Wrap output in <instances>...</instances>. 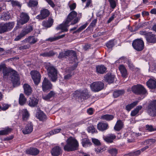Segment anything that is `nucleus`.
I'll return each mask as SVG.
<instances>
[{
	"label": "nucleus",
	"instance_id": "f257e3e1",
	"mask_svg": "<svg viewBox=\"0 0 156 156\" xmlns=\"http://www.w3.org/2000/svg\"><path fill=\"white\" fill-rule=\"evenodd\" d=\"M0 71L2 72L4 77L10 75L11 80L14 87L20 85V78L16 71L11 68H7L5 63H2L0 64Z\"/></svg>",
	"mask_w": 156,
	"mask_h": 156
},
{
	"label": "nucleus",
	"instance_id": "f03ea898",
	"mask_svg": "<svg viewBox=\"0 0 156 156\" xmlns=\"http://www.w3.org/2000/svg\"><path fill=\"white\" fill-rule=\"evenodd\" d=\"M77 13L75 11H72L68 15L66 19V21H64L62 23L58 25L56 27L57 30H61L62 32H67L68 31L67 27L69 26V23L73 19L74 20L72 22L71 24L74 25L78 23L80 19L78 17H76Z\"/></svg>",
	"mask_w": 156,
	"mask_h": 156
},
{
	"label": "nucleus",
	"instance_id": "7ed1b4c3",
	"mask_svg": "<svg viewBox=\"0 0 156 156\" xmlns=\"http://www.w3.org/2000/svg\"><path fill=\"white\" fill-rule=\"evenodd\" d=\"M79 146V143L76 139L71 136L66 141V144L63 146V149L66 152L74 151L78 149Z\"/></svg>",
	"mask_w": 156,
	"mask_h": 156
},
{
	"label": "nucleus",
	"instance_id": "20e7f679",
	"mask_svg": "<svg viewBox=\"0 0 156 156\" xmlns=\"http://www.w3.org/2000/svg\"><path fill=\"white\" fill-rule=\"evenodd\" d=\"M47 74L50 80L55 82L58 79V71L55 67L50 63H47L45 66Z\"/></svg>",
	"mask_w": 156,
	"mask_h": 156
},
{
	"label": "nucleus",
	"instance_id": "39448f33",
	"mask_svg": "<svg viewBox=\"0 0 156 156\" xmlns=\"http://www.w3.org/2000/svg\"><path fill=\"white\" fill-rule=\"evenodd\" d=\"M75 97L78 98L81 101L87 100L90 97V95L88 90L87 89L83 90H77L74 93Z\"/></svg>",
	"mask_w": 156,
	"mask_h": 156
},
{
	"label": "nucleus",
	"instance_id": "423d86ee",
	"mask_svg": "<svg viewBox=\"0 0 156 156\" xmlns=\"http://www.w3.org/2000/svg\"><path fill=\"white\" fill-rule=\"evenodd\" d=\"M147 112L152 117L156 116V100L151 101L148 104L146 108Z\"/></svg>",
	"mask_w": 156,
	"mask_h": 156
},
{
	"label": "nucleus",
	"instance_id": "0eeeda50",
	"mask_svg": "<svg viewBox=\"0 0 156 156\" xmlns=\"http://www.w3.org/2000/svg\"><path fill=\"white\" fill-rule=\"evenodd\" d=\"M15 25L14 22L0 23V34L9 32L13 28Z\"/></svg>",
	"mask_w": 156,
	"mask_h": 156
},
{
	"label": "nucleus",
	"instance_id": "6e6552de",
	"mask_svg": "<svg viewBox=\"0 0 156 156\" xmlns=\"http://www.w3.org/2000/svg\"><path fill=\"white\" fill-rule=\"evenodd\" d=\"M132 46L137 51H141L144 48V43L141 39H136L133 41Z\"/></svg>",
	"mask_w": 156,
	"mask_h": 156
},
{
	"label": "nucleus",
	"instance_id": "1a4fd4ad",
	"mask_svg": "<svg viewBox=\"0 0 156 156\" xmlns=\"http://www.w3.org/2000/svg\"><path fill=\"white\" fill-rule=\"evenodd\" d=\"M132 92L137 95H144L147 92L144 87L141 84H137L131 87Z\"/></svg>",
	"mask_w": 156,
	"mask_h": 156
},
{
	"label": "nucleus",
	"instance_id": "9d476101",
	"mask_svg": "<svg viewBox=\"0 0 156 156\" xmlns=\"http://www.w3.org/2000/svg\"><path fill=\"white\" fill-rule=\"evenodd\" d=\"M91 90L94 92H98L102 90L104 87V83L101 81L93 82L90 86Z\"/></svg>",
	"mask_w": 156,
	"mask_h": 156
},
{
	"label": "nucleus",
	"instance_id": "9b49d317",
	"mask_svg": "<svg viewBox=\"0 0 156 156\" xmlns=\"http://www.w3.org/2000/svg\"><path fill=\"white\" fill-rule=\"evenodd\" d=\"M41 87L43 91L47 92L52 89L53 85L47 78L44 77L42 83Z\"/></svg>",
	"mask_w": 156,
	"mask_h": 156
},
{
	"label": "nucleus",
	"instance_id": "f8f14e48",
	"mask_svg": "<svg viewBox=\"0 0 156 156\" xmlns=\"http://www.w3.org/2000/svg\"><path fill=\"white\" fill-rule=\"evenodd\" d=\"M30 73L35 84L37 85L41 81V74L37 71L35 70L31 71Z\"/></svg>",
	"mask_w": 156,
	"mask_h": 156
},
{
	"label": "nucleus",
	"instance_id": "ddd939ff",
	"mask_svg": "<svg viewBox=\"0 0 156 156\" xmlns=\"http://www.w3.org/2000/svg\"><path fill=\"white\" fill-rule=\"evenodd\" d=\"M50 14L49 10L46 9H43L40 11V14L36 17V18L39 20H42L48 17Z\"/></svg>",
	"mask_w": 156,
	"mask_h": 156
},
{
	"label": "nucleus",
	"instance_id": "4468645a",
	"mask_svg": "<svg viewBox=\"0 0 156 156\" xmlns=\"http://www.w3.org/2000/svg\"><path fill=\"white\" fill-rule=\"evenodd\" d=\"M20 18L18 23L21 25H23L27 23L30 18L28 13L24 12H22L21 13Z\"/></svg>",
	"mask_w": 156,
	"mask_h": 156
},
{
	"label": "nucleus",
	"instance_id": "2eb2a0df",
	"mask_svg": "<svg viewBox=\"0 0 156 156\" xmlns=\"http://www.w3.org/2000/svg\"><path fill=\"white\" fill-rule=\"evenodd\" d=\"M50 152L52 156H59L62 154V151L60 147L56 146L52 148Z\"/></svg>",
	"mask_w": 156,
	"mask_h": 156
},
{
	"label": "nucleus",
	"instance_id": "dca6fc26",
	"mask_svg": "<svg viewBox=\"0 0 156 156\" xmlns=\"http://www.w3.org/2000/svg\"><path fill=\"white\" fill-rule=\"evenodd\" d=\"M33 129V125L30 122H28L26 125L25 128L23 130L24 134H27L32 132Z\"/></svg>",
	"mask_w": 156,
	"mask_h": 156
},
{
	"label": "nucleus",
	"instance_id": "f3484780",
	"mask_svg": "<svg viewBox=\"0 0 156 156\" xmlns=\"http://www.w3.org/2000/svg\"><path fill=\"white\" fill-rule=\"evenodd\" d=\"M146 39L148 43L155 44L156 43V35L152 32H149Z\"/></svg>",
	"mask_w": 156,
	"mask_h": 156
},
{
	"label": "nucleus",
	"instance_id": "a211bd4d",
	"mask_svg": "<svg viewBox=\"0 0 156 156\" xmlns=\"http://www.w3.org/2000/svg\"><path fill=\"white\" fill-rule=\"evenodd\" d=\"M107 68L103 64L97 65L96 66L95 72L98 74H104L107 72Z\"/></svg>",
	"mask_w": 156,
	"mask_h": 156
},
{
	"label": "nucleus",
	"instance_id": "6ab92c4d",
	"mask_svg": "<svg viewBox=\"0 0 156 156\" xmlns=\"http://www.w3.org/2000/svg\"><path fill=\"white\" fill-rule=\"evenodd\" d=\"M109 128L107 123L101 122H99L97 125V129L98 130L101 131L106 130Z\"/></svg>",
	"mask_w": 156,
	"mask_h": 156
},
{
	"label": "nucleus",
	"instance_id": "aec40b11",
	"mask_svg": "<svg viewBox=\"0 0 156 156\" xmlns=\"http://www.w3.org/2000/svg\"><path fill=\"white\" fill-rule=\"evenodd\" d=\"M37 112L36 116L40 121L43 122L46 120L47 116L42 111L40 110Z\"/></svg>",
	"mask_w": 156,
	"mask_h": 156
},
{
	"label": "nucleus",
	"instance_id": "412c9836",
	"mask_svg": "<svg viewBox=\"0 0 156 156\" xmlns=\"http://www.w3.org/2000/svg\"><path fill=\"white\" fill-rule=\"evenodd\" d=\"M115 76L114 75H112L111 73H108L104 76L105 81L109 83H111L114 82Z\"/></svg>",
	"mask_w": 156,
	"mask_h": 156
},
{
	"label": "nucleus",
	"instance_id": "4be33fe9",
	"mask_svg": "<svg viewBox=\"0 0 156 156\" xmlns=\"http://www.w3.org/2000/svg\"><path fill=\"white\" fill-rule=\"evenodd\" d=\"M116 136L114 134L111 133L107 136H104L103 139L104 141L108 143H112L113 142V140L115 139Z\"/></svg>",
	"mask_w": 156,
	"mask_h": 156
},
{
	"label": "nucleus",
	"instance_id": "5701e85b",
	"mask_svg": "<svg viewBox=\"0 0 156 156\" xmlns=\"http://www.w3.org/2000/svg\"><path fill=\"white\" fill-rule=\"evenodd\" d=\"M55 93L53 90L50 91L47 94L42 96V99L45 101H49L51 99L55 97Z\"/></svg>",
	"mask_w": 156,
	"mask_h": 156
},
{
	"label": "nucleus",
	"instance_id": "b1692460",
	"mask_svg": "<svg viewBox=\"0 0 156 156\" xmlns=\"http://www.w3.org/2000/svg\"><path fill=\"white\" fill-rule=\"evenodd\" d=\"M24 93L27 96L31 95L32 93V89L30 86L27 83H24L23 86Z\"/></svg>",
	"mask_w": 156,
	"mask_h": 156
},
{
	"label": "nucleus",
	"instance_id": "393cba45",
	"mask_svg": "<svg viewBox=\"0 0 156 156\" xmlns=\"http://www.w3.org/2000/svg\"><path fill=\"white\" fill-rule=\"evenodd\" d=\"M147 87L150 89H154L156 88V81L150 79L146 82Z\"/></svg>",
	"mask_w": 156,
	"mask_h": 156
},
{
	"label": "nucleus",
	"instance_id": "a878e982",
	"mask_svg": "<svg viewBox=\"0 0 156 156\" xmlns=\"http://www.w3.org/2000/svg\"><path fill=\"white\" fill-rule=\"evenodd\" d=\"M39 99L34 97H32L30 98L29 101L28 105L32 107L36 106L38 104Z\"/></svg>",
	"mask_w": 156,
	"mask_h": 156
},
{
	"label": "nucleus",
	"instance_id": "bb28decb",
	"mask_svg": "<svg viewBox=\"0 0 156 156\" xmlns=\"http://www.w3.org/2000/svg\"><path fill=\"white\" fill-rule=\"evenodd\" d=\"M40 152L39 150L36 148L32 147L27 150L26 153L27 154L35 156Z\"/></svg>",
	"mask_w": 156,
	"mask_h": 156
},
{
	"label": "nucleus",
	"instance_id": "cd10ccee",
	"mask_svg": "<svg viewBox=\"0 0 156 156\" xmlns=\"http://www.w3.org/2000/svg\"><path fill=\"white\" fill-rule=\"evenodd\" d=\"M124 126L123 123L120 119L117 120L114 127V129L116 131H119Z\"/></svg>",
	"mask_w": 156,
	"mask_h": 156
},
{
	"label": "nucleus",
	"instance_id": "c85d7f7f",
	"mask_svg": "<svg viewBox=\"0 0 156 156\" xmlns=\"http://www.w3.org/2000/svg\"><path fill=\"white\" fill-rule=\"evenodd\" d=\"M119 69L121 74L122 76L123 77H126L128 75L127 71L124 65H120L119 67Z\"/></svg>",
	"mask_w": 156,
	"mask_h": 156
},
{
	"label": "nucleus",
	"instance_id": "c756f323",
	"mask_svg": "<svg viewBox=\"0 0 156 156\" xmlns=\"http://www.w3.org/2000/svg\"><path fill=\"white\" fill-rule=\"evenodd\" d=\"M125 93V90L124 89L117 90L113 92V96L114 98H116L123 95Z\"/></svg>",
	"mask_w": 156,
	"mask_h": 156
},
{
	"label": "nucleus",
	"instance_id": "7c9ffc66",
	"mask_svg": "<svg viewBox=\"0 0 156 156\" xmlns=\"http://www.w3.org/2000/svg\"><path fill=\"white\" fill-rule=\"evenodd\" d=\"M70 51L71 50H68L65 51L64 52L62 51L60 52L59 54L58 58L59 59H62L64 58H67V57L69 58Z\"/></svg>",
	"mask_w": 156,
	"mask_h": 156
},
{
	"label": "nucleus",
	"instance_id": "2f4dec72",
	"mask_svg": "<svg viewBox=\"0 0 156 156\" xmlns=\"http://www.w3.org/2000/svg\"><path fill=\"white\" fill-rule=\"evenodd\" d=\"M138 102L139 101H136L133 102L130 104H128L126 106L125 109L129 112L135 107L137 105Z\"/></svg>",
	"mask_w": 156,
	"mask_h": 156
},
{
	"label": "nucleus",
	"instance_id": "473e14b6",
	"mask_svg": "<svg viewBox=\"0 0 156 156\" xmlns=\"http://www.w3.org/2000/svg\"><path fill=\"white\" fill-rule=\"evenodd\" d=\"M22 119L23 121L27 120L29 117L30 114L27 109H23L22 110Z\"/></svg>",
	"mask_w": 156,
	"mask_h": 156
},
{
	"label": "nucleus",
	"instance_id": "72a5a7b5",
	"mask_svg": "<svg viewBox=\"0 0 156 156\" xmlns=\"http://www.w3.org/2000/svg\"><path fill=\"white\" fill-rule=\"evenodd\" d=\"M38 3V0H29L27 3V5L29 7L32 9L33 8L37 6Z\"/></svg>",
	"mask_w": 156,
	"mask_h": 156
},
{
	"label": "nucleus",
	"instance_id": "f704fd0d",
	"mask_svg": "<svg viewBox=\"0 0 156 156\" xmlns=\"http://www.w3.org/2000/svg\"><path fill=\"white\" fill-rule=\"evenodd\" d=\"M69 58H70V60H71L75 62H76L78 59L77 56L76 51L73 50H71L70 57Z\"/></svg>",
	"mask_w": 156,
	"mask_h": 156
},
{
	"label": "nucleus",
	"instance_id": "c9c22d12",
	"mask_svg": "<svg viewBox=\"0 0 156 156\" xmlns=\"http://www.w3.org/2000/svg\"><path fill=\"white\" fill-rule=\"evenodd\" d=\"M81 144L83 146L85 147L90 146L92 144L89 139L88 138H84L81 140Z\"/></svg>",
	"mask_w": 156,
	"mask_h": 156
},
{
	"label": "nucleus",
	"instance_id": "e433bc0d",
	"mask_svg": "<svg viewBox=\"0 0 156 156\" xmlns=\"http://www.w3.org/2000/svg\"><path fill=\"white\" fill-rule=\"evenodd\" d=\"M55 53L53 50H51L48 52L41 53L40 54V56L43 57H51L55 55Z\"/></svg>",
	"mask_w": 156,
	"mask_h": 156
},
{
	"label": "nucleus",
	"instance_id": "4c0bfd02",
	"mask_svg": "<svg viewBox=\"0 0 156 156\" xmlns=\"http://www.w3.org/2000/svg\"><path fill=\"white\" fill-rule=\"evenodd\" d=\"M27 99L25 97L24 95L21 93L20 94L19 99V103L20 105L22 106L24 105L26 103Z\"/></svg>",
	"mask_w": 156,
	"mask_h": 156
},
{
	"label": "nucleus",
	"instance_id": "58836bf2",
	"mask_svg": "<svg viewBox=\"0 0 156 156\" xmlns=\"http://www.w3.org/2000/svg\"><path fill=\"white\" fill-rule=\"evenodd\" d=\"M38 40V39L34 36H30L26 39V41L30 44L35 43Z\"/></svg>",
	"mask_w": 156,
	"mask_h": 156
},
{
	"label": "nucleus",
	"instance_id": "ea45409f",
	"mask_svg": "<svg viewBox=\"0 0 156 156\" xmlns=\"http://www.w3.org/2000/svg\"><path fill=\"white\" fill-rule=\"evenodd\" d=\"M142 108V106L141 105L138 106L131 112L130 115L132 117L135 116L139 112V111Z\"/></svg>",
	"mask_w": 156,
	"mask_h": 156
},
{
	"label": "nucleus",
	"instance_id": "a19ab883",
	"mask_svg": "<svg viewBox=\"0 0 156 156\" xmlns=\"http://www.w3.org/2000/svg\"><path fill=\"white\" fill-rule=\"evenodd\" d=\"M114 118V115L111 114H105L102 115L101 117V119L107 121L112 120Z\"/></svg>",
	"mask_w": 156,
	"mask_h": 156
},
{
	"label": "nucleus",
	"instance_id": "79ce46f5",
	"mask_svg": "<svg viewBox=\"0 0 156 156\" xmlns=\"http://www.w3.org/2000/svg\"><path fill=\"white\" fill-rule=\"evenodd\" d=\"M53 19L51 18H49L47 21H44L43 23L44 26L49 28L53 24Z\"/></svg>",
	"mask_w": 156,
	"mask_h": 156
},
{
	"label": "nucleus",
	"instance_id": "37998d69",
	"mask_svg": "<svg viewBox=\"0 0 156 156\" xmlns=\"http://www.w3.org/2000/svg\"><path fill=\"white\" fill-rule=\"evenodd\" d=\"M106 45L108 50L110 51H111L112 49V48L115 46L114 40H111L109 41L106 43Z\"/></svg>",
	"mask_w": 156,
	"mask_h": 156
},
{
	"label": "nucleus",
	"instance_id": "c03bdc74",
	"mask_svg": "<svg viewBox=\"0 0 156 156\" xmlns=\"http://www.w3.org/2000/svg\"><path fill=\"white\" fill-rule=\"evenodd\" d=\"M107 151L112 156H116L118 153V150L115 148H110Z\"/></svg>",
	"mask_w": 156,
	"mask_h": 156
},
{
	"label": "nucleus",
	"instance_id": "a18cd8bd",
	"mask_svg": "<svg viewBox=\"0 0 156 156\" xmlns=\"http://www.w3.org/2000/svg\"><path fill=\"white\" fill-rule=\"evenodd\" d=\"M11 17V16L9 12H3L1 16V19L4 20H8Z\"/></svg>",
	"mask_w": 156,
	"mask_h": 156
},
{
	"label": "nucleus",
	"instance_id": "49530a36",
	"mask_svg": "<svg viewBox=\"0 0 156 156\" xmlns=\"http://www.w3.org/2000/svg\"><path fill=\"white\" fill-rule=\"evenodd\" d=\"M112 9H114L116 6L118 0H108Z\"/></svg>",
	"mask_w": 156,
	"mask_h": 156
},
{
	"label": "nucleus",
	"instance_id": "de8ad7c7",
	"mask_svg": "<svg viewBox=\"0 0 156 156\" xmlns=\"http://www.w3.org/2000/svg\"><path fill=\"white\" fill-rule=\"evenodd\" d=\"M12 130L11 128L8 127L5 129L0 130V135H6L10 133Z\"/></svg>",
	"mask_w": 156,
	"mask_h": 156
},
{
	"label": "nucleus",
	"instance_id": "09e8293b",
	"mask_svg": "<svg viewBox=\"0 0 156 156\" xmlns=\"http://www.w3.org/2000/svg\"><path fill=\"white\" fill-rule=\"evenodd\" d=\"M140 154V150L133 151L129 153L128 155L129 156H138Z\"/></svg>",
	"mask_w": 156,
	"mask_h": 156
},
{
	"label": "nucleus",
	"instance_id": "8fccbe9b",
	"mask_svg": "<svg viewBox=\"0 0 156 156\" xmlns=\"http://www.w3.org/2000/svg\"><path fill=\"white\" fill-rule=\"evenodd\" d=\"M33 30V27L31 26H29L25 30L23 31V33L26 35L28 33L32 31Z\"/></svg>",
	"mask_w": 156,
	"mask_h": 156
},
{
	"label": "nucleus",
	"instance_id": "3c124183",
	"mask_svg": "<svg viewBox=\"0 0 156 156\" xmlns=\"http://www.w3.org/2000/svg\"><path fill=\"white\" fill-rule=\"evenodd\" d=\"M145 129L146 130L151 132L156 130V129L153 128V126L152 125H149L148 124L146 125L145 126Z\"/></svg>",
	"mask_w": 156,
	"mask_h": 156
},
{
	"label": "nucleus",
	"instance_id": "603ef678",
	"mask_svg": "<svg viewBox=\"0 0 156 156\" xmlns=\"http://www.w3.org/2000/svg\"><path fill=\"white\" fill-rule=\"evenodd\" d=\"M127 63L128 65V67L130 69H134V66L130 59H128L127 60Z\"/></svg>",
	"mask_w": 156,
	"mask_h": 156
},
{
	"label": "nucleus",
	"instance_id": "864d4df0",
	"mask_svg": "<svg viewBox=\"0 0 156 156\" xmlns=\"http://www.w3.org/2000/svg\"><path fill=\"white\" fill-rule=\"evenodd\" d=\"M87 23H86L83 25L81 26L80 27L78 28L76 31V32H80L82 30L85 29L87 26Z\"/></svg>",
	"mask_w": 156,
	"mask_h": 156
},
{
	"label": "nucleus",
	"instance_id": "5fc2aeb1",
	"mask_svg": "<svg viewBox=\"0 0 156 156\" xmlns=\"http://www.w3.org/2000/svg\"><path fill=\"white\" fill-rule=\"evenodd\" d=\"M25 35V34L22 32L16 37L14 39V40L16 41H18L21 39L22 37L24 36Z\"/></svg>",
	"mask_w": 156,
	"mask_h": 156
},
{
	"label": "nucleus",
	"instance_id": "6e6d98bb",
	"mask_svg": "<svg viewBox=\"0 0 156 156\" xmlns=\"http://www.w3.org/2000/svg\"><path fill=\"white\" fill-rule=\"evenodd\" d=\"M92 142L96 146H99L101 144L99 140L97 139L92 138Z\"/></svg>",
	"mask_w": 156,
	"mask_h": 156
},
{
	"label": "nucleus",
	"instance_id": "4d7b16f0",
	"mask_svg": "<svg viewBox=\"0 0 156 156\" xmlns=\"http://www.w3.org/2000/svg\"><path fill=\"white\" fill-rule=\"evenodd\" d=\"M3 107L1 106V111H5L7 109L9 108V105L8 104H2Z\"/></svg>",
	"mask_w": 156,
	"mask_h": 156
},
{
	"label": "nucleus",
	"instance_id": "13d9d810",
	"mask_svg": "<svg viewBox=\"0 0 156 156\" xmlns=\"http://www.w3.org/2000/svg\"><path fill=\"white\" fill-rule=\"evenodd\" d=\"M30 47L29 45H24L20 47L19 49L20 50H23L28 49Z\"/></svg>",
	"mask_w": 156,
	"mask_h": 156
},
{
	"label": "nucleus",
	"instance_id": "bf43d9fd",
	"mask_svg": "<svg viewBox=\"0 0 156 156\" xmlns=\"http://www.w3.org/2000/svg\"><path fill=\"white\" fill-rule=\"evenodd\" d=\"M97 19H95L93 20L92 22L90 23V26L93 27H95L97 23Z\"/></svg>",
	"mask_w": 156,
	"mask_h": 156
},
{
	"label": "nucleus",
	"instance_id": "052dcab7",
	"mask_svg": "<svg viewBox=\"0 0 156 156\" xmlns=\"http://www.w3.org/2000/svg\"><path fill=\"white\" fill-rule=\"evenodd\" d=\"M58 40V38H57V37H50L48 39H47V41H50L51 42L55 41L57 40Z\"/></svg>",
	"mask_w": 156,
	"mask_h": 156
},
{
	"label": "nucleus",
	"instance_id": "680f3d73",
	"mask_svg": "<svg viewBox=\"0 0 156 156\" xmlns=\"http://www.w3.org/2000/svg\"><path fill=\"white\" fill-rule=\"evenodd\" d=\"M53 8L55 6V5L51 0H45Z\"/></svg>",
	"mask_w": 156,
	"mask_h": 156
},
{
	"label": "nucleus",
	"instance_id": "e2e57ef3",
	"mask_svg": "<svg viewBox=\"0 0 156 156\" xmlns=\"http://www.w3.org/2000/svg\"><path fill=\"white\" fill-rule=\"evenodd\" d=\"M61 130L62 129L60 128L52 130L51 132V133H53V134H54L59 133L61 131Z\"/></svg>",
	"mask_w": 156,
	"mask_h": 156
},
{
	"label": "nucleus",
	"instance_id": "0e129e2a",
	"mask_svg": "<svg viewBox=\"0 0 156 156\" xmlns=\"http://www.w3.org/2000/svg\"><path fill=\"white\" fill-rule=\"evenodd\" d=\"M70 10H74L76 7V4L75 3H73L72 4L70 5L69 6Z\"/></svg>",
	"mask_w": 156,
	"mask_h": 156
},
{
	"label": "nucleus",
	"instance_id": "69168bd1",
	"mask_svg": "<svg viewBox=\"0 0 156 156\" xmlns=\"http://www.w3.org/2000/svg\"><path fill=\"white\" fill-rule=\"evenodd\" d=\"M149 32H147L146 31H141L140 32V34L142 35H143L145 36V37L146 38Z\"/></svg>",
	"mask_w": 156,
	"mask_h": 156
},
{
	"label": "nucleus",
	"instance_id": "338daca9",
	"mask_svg": "<svg viewBox=\"0 0 156 156\" xmlns=\"http://www.w3.org/2000/svg\"><path fill=\"white\" fill-rule=\"evenodd\" d=\"M103 151V148L99 146L96 149L95 151L98 153L102 152Z\"/></svg>",
	"mask_w": 156,
	"mask_h": 156
},
{
	"label": "nucleus",
	"instance_id": "774afa93",
	"mask_svg": "<svg viewBox=\"0 0 156 156\" xmlns=\"http://www.w3.org/2000/svg\"><path fill=\"white\" fill-rule=\"evenodd\" d=\"M14 138L13 135H12L5 138L4 139V141H8Z\"/></svg>",
	"mask_w": 156,
	"mask_h": 156
}]
</instances>
